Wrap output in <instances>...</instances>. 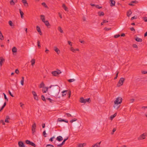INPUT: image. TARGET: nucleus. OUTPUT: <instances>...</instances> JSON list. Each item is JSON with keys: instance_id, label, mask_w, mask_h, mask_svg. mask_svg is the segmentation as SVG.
<instances>
[{"instance_id": "603ef678", "label": "nucleus", "mask_w": 147, "mask_h": 147, "mask_svg": "<svg viewBox=\"0 0 147 147\" xmlns=\"http://www.w3.org/2000/svg\"><path fill=\"white\" fill-rule=\"evenodd\" d=\"M95 6L96 8L99 9H100L102 7H100L98 5H96Z\"/></svg>"}, {"instance_id": "b1692460", "label": "nucleus", "mask_w": 147, "mask_h": 147, "mask_svg": "<svg viewBox=\"0 0 147 147\" xmlns=\"http://www.w3.org/2000/svg\"><path fill=\"white\" fill-rule=\"evenodd\" d=\"M12 51L13 53H16L17 52V49L15 47H13L12 49Z\"/></svg>"}, {"instance_id": "4d7b16f0", "label": "nucleus", "mask_w": 147, "mask_h": 147, "mask_svg": "<svg viewBox=\"0 0 147 147\" xmlns=\"http://www.w3.org/2000/svg\"><path fill=\"white\" fill-rule=\"evenodd\" d=\"M133 47H134V48H138V46H137V45H136L135 44H133Z\"/></svg>"}, {"instance_id": "3c124183", "label": "nucleus", "mask_w": 147, "mask_h": 147, "mask_svg": "<svg viewBox=\"0 0 147 147\" xmlns=\"http://www.w3.org/2000/svg\"><path fill=\"white\" fill-rule=\"evenodd\" d=\"M111 29V28H107L106 27H105V28H104V30H106V31H108V30H110Z\"/></svg>"}, {"instance_id": "37998d69", "label": "nucleus", "mask_w": 147, "mask_h": 147, "mask_svg": "<svg viewBox=\"0 0 147 147\" xmlns=\"http://www.w3.org/2000/svg\"><path fill=\"white\" fill-rule=\"evenodd\" d=\"M77 120V119H76V118H74V119H73L72 120H71L70 121V122L71 123H73V122H74V121H76Z\"/></svg>"}, {"instance_id": "49530a36", "label": "nucleus", "mask_w": 147, "mask_h": 147, "mask_svg": "<svg viewBox=\"0 0 147 147\" xmlns=\"http://www.w3.org/2000/svg\"><path fill=\"white\" fill-rule=\"evenodd\" d=\"M0 123H2L3 125H5V123L3 120H1L0 121Z\"/></svg>"}, {"instance_id": "79ce46f5", "label": "nucleus", "mask_w": 147, "mask_h": 147, "mask_svg": "<svg viewBox=\"0 0 147 147\" xmlns=\"http://www.w3.org/2000/svg\"><path fill=\"white\" fill-rule=\"evenodd\" d=\"M3 94L4 96V98L7 101H8V99L7 98L6 94L4 93H3Z\"/></svg>"}, {"instance_id": "8fccbe9b", "label": "nucleus", "mask_w": 147, "mask_h": 147, "mask_svg": "<svg viewBox=\"0 0 147 147\" xmlns=\"http://www.w3.org/2000/svg\"><path fill=\"white\" fill-rule=\"evenodd\" d=\"M66 115L67 117H72V116L69 113H66Z\"/></svg>"}, {"instance_id": "6ab92c4d", "label": "nucleus", "mask_w": 147, "mask_h": 147, "mask_svg": "<svg viewBox=\"0 0 147 147\" xmlns=\"http://www.w3.org/2000/svg\"><path fill=\"white\" fill-rule=\"evenodd\" d=\"M138 3V1H132L129 4V5L131 6H134V5L133 3Z\"/></svg>"}, {"instance_id": "c85d7f7f", "label": "nucleus", "mask_w": 147, "mask_h": 147, "mask_svg": "<svg viewBox=\"0 0 147 147\" xmlns=\"http://www.w3.org/2000/svg\"><path fill=\"white\" fill-rule=\"evenodd\" d=\"M45 85L43 82H42L40 84L39 87L40 88H43L44 87Z\"/></svg>"}, {"instance_id": "393cba45", "label": "nucleus", "mask_w": 147, "mask_h": 147, "mask_svg": "<svg viewBox=\"0 0 147 147\" xmlns=\"http://www.w3.org/2000/svg\"><path fill=\"white\" fill-rule=\"evenodd\" d=\"M132 12L131 10H129L127 12V16L128 17H129L130 15L131 14Z\"/></svg>"}, {"instance_id": "ea45409f", "label": "nucleus", "mask_w": 147, "mask_h": 147, "mask_svg": "<svg viewBox=\"0 0 147 147\" xmlns=\"http://www.w3.org/2000/svg\"><path fill=\"white\" fill-rule=\"evenodd\" d=\"M42 5L44 6V7L45 8H47L48 7V6H47V5H46V4L45 3V2H43V3H42Z\"/></svg>"}, {"instance_id": "1a4fd4ad", "label": "nucleus", "mask_w": 147, "mask_h": 147, "mask_svg": "<svg viewBox=\"0 0 147 147\" xmlns=\"http://www.w3.org/2000/svg\"><path fill=\"white\" fill-rule=\"evenodd\" d=\"M68 138L67 137V138H66V139H64L63 140V142H62V143L60 144H58L57 145V146L58 147H61L65 143V142L67 140H68Z\"/></svg>"}, {"instance_id": "13d9d810", "label": "nucleus", "mask_w": 147, "mask_h": 147, "mask_svg": "<svg viewBox=\"0 0 147 147\" xmlns=\"http://www.w3.org/2000/svg\"><path fill=\"white\" fill-rule=\"evenodd\" d=\"M120 36V35L119 34H116L115 35L114 37L115 38H117L119 37Z\"/></svg>"}, {"instance_id": "a19ab883", "label": "nucleus", "mask_w": 147, "mask_h": 147, "mask_svg": "<svg viewBox=\"0 0 147 147\" xmlns=\"http://www.w3.org/2000/svg\"><path fill=\"white\" fill-rule=\"evenodd\" d=\"M75 79H70L68 80V81L69 82H71L75 81Z\"/></svg>"}, {"instance_id": "aec40b11", "label": "nucleus", "mask_w": 147, "mask_h": 147, "mask_svg": "<svg viewBox=\"0 0 147 147\" xmlns=\"http://www.w3.org/2000/svg\"><path fill=\"white\" fill-rule=\"evenodd\" d=\"M48 88L47 87H43L42 91L43 93H46L48 90Z\"/></svg>"}, {"instance_id": "20e7f679", "label": "nucleus", "mask_w": 147, "mask_h": 147, "mask_svg": "<svg viewBox=\"0 0 147 147\" xmlns=\"http://www.w3.org/2000/svg\"><path fill=\"white\" fill-rule=\"evenodd\" d=\"M125 79L123 78H121L120 80H119L118 84H117V86L119 87L121 86H122L123 84L124 81L125 80Z\"/></svg>"}, {"instance_id": "0e129e2a", "label": "nucleus", "mask_w": 147, "mask_h": 147, "mask_svg": "<svg viewBox=\"0 0 147 147\" xmlns=\"http://www.w3.org/2000/svg\"><path fill=\"white\" fill-rule=\"evenodd\" d=\"M43 135L45 136V137H46V136H45V135L46 134V131H44L43 132Z\"/></svg>"}, {"instance_id": "864d4df0", "label": "nucleus", "mask_w": 147, "mask_h": 147, "mask_svg": "<svg viewBox=\"0 0 147 147\" xmlns=\"http://www.w3.org/2000/svg\"><path fill=\"white\" fill-rule=\"evenodd\" d=\"M8 92L9 94H10V95L12 97H14V96L13 95L11 94V92L10 91V90H9L8 91Z\"/></svg>"}, {"instance_id": "69168bd1", "label": "nucleus", "mask_w": 147, "mask_h": 147, "mask_svg": "<svg viewBox=\"0 0 147 147\" xmlns=\"http://www.w3.org/2000/svg\"><path fill=\"white\" fill-rule=\"evenodd\" d=\"M49 146H50V147H54L51 144H48L46 146L47 147H48Z\"/></svg>"}, {"instance_id": "4be33fe9", "label": "nucleus", "mask_w": 147, "mask_h": 147, "mask_svg": "<svg viewBox=\"0 0 147 147\" xmlns=\"http://www.w3.org/2000/svg\"><path fill=\"white\" fill-rule=\"evenodd\" d=\"M43 22L44 23L45 25L47 27H48L49 26H50V25L49 22L47 20L45 21L44 22Z\"/></svg>"}, {"instance_id": "e2e57ef3", "label": "nucleus", "mask_w": 147, "mask_h": 147, "mask_svg": "<svg viewBox=\"0 0 147 147\" xmlns=\"http://www.w3.org/2000/svg\"><path fill=\"white\" fill-rule=\"evenodd\" d=\"M142 74H147V72L146 71H142Z\"/></svg>"}, {"instance_id": "e433bc0d", "label": "nucleus", "mask_w": 147, "mask_h": 147, "mask_svg": "<svg viewBox=\"0 0 147 147\" xmlns=\"http://www.w3.org/2000/svg\"><path fill=\"white\" fill-rule=\"evenodd\" d=\"M98 14L99 16H104V12H98Z\"/></svg>"}, {"instance_id": "2f4dec72", "label": "nucleus", "mask_w": 147, "mask_h": 147, "mask_svg": "<svg viewBox=\"0 0 147 147\" xmlns=\"http://www.w3.org/2000/svg\"><path fill=\"white\" fill-rule=\"evenodd\" d=\"M8 23L9 25L11 26H14V24L12 23V21L10 20L9 21Z\"/></svg>"}, {"instance_id": "423d86ee", "label": "nucleus", "mask_w": 147, "mask_h": 147, "mask_svg": "<svg viewBox=\"0 0 147 147\" xmlns=\"http://www.w3.org/2000/svg\"><path fill=\"white\" fill-rule=\"evenodd\" d=\"M146 136V133H144L143 134L140 135L139 137L138 138V140L144 139L145 138Z\"/></svg>"}, {"instance_id": "09e8293b", "label": "nucleus", "mask_w": 147, "mask_h": 147, "mask_svg": "<svg viewBox=\"0 0 147 147\" xmlns=\"http://www.w3.org/2000/svg\"><path fill=\"white\" fill-rule=\"evenodd\" d=\"M135 99H134L132 98L130 100V103H133Z\"/></svg>"}, {"instance_id": "338daca9", "label": "nucleus", "mask_w": 147, "mask_h": 147, "mask_svg": "<svg viewBox=\"0 0 147 147\" xmlns=\"http://www.w3.org/2000/svg\"><path fill=\"white\" fill-rule=\"evenodd\" d=\"M24 81L23 80H21V84L23 86L24 84Z\"/></svg>"}, {"instance_id": "c03bdc74", "label": "nucleus", "mask_w": 147, "mask_h": 147, "mask_svg": "<svg viewBox=\"0 0 147 147\" xmlns=\"http://www.w3.org/2000/svg\"><path fill=\"white\" fill-rule=\"evenodd\" d=\"M116 128H114L113 129L112 132L111 133V134L113 135L114 134V133L116 131Z\"/></svg>"}, {"instance_id": "2eb2a0df", "label": "nucleus", "mask_w": 147, "mask_h": 147, "mask_svg": "<svg viewBox=\"0 0 147 147\" xmlns=\"http://www.w3.org/2000/svg\"><path fill=\"white\" fill-rule=\"evenodd\" d=\"M36 28V30L39 33V34L40 35H42V34L40 28L38 26H37Z\"/></svg>"}, {"instance_id": "4c0bfd02", "label": "nucleus", "mask_w": 147, "mask_h": 147, "mask_svg": "<svg viewBox=\"0 0 147 147\" xmlns=\"http://www.w3.org/2000/svg\"><path fill=\"white\" fill-rule=\"evenodd\" d=\"M85 103L86 102H88L90 103L91 102V100L90 99V98H87L86 99H85Z\"/></svg>"}, {"instance_id": "680f3d73", "label": "nucleus", "mask_w": 147, "mask_h": 147, "mask_svg": "<svg viewBox=\"0 0 147 147\" xmlns=\"http://www.w3.org/2000/svg\"><path fill=\"white\" fill-rule=\"evenodd\" d=\"M130 30L133 32H135V30L133 27H132L130 28Z\"/></svg>"}, {"instance_id": "a878e982", "label": "nucleus", "mask_w": 147, "mask_h": 147, "mask_svg": "<svg viewBox=\"0 0 147 147\" xmlns=\"http://www.w3.org/2000/svg\"><path fill=\"white\" fill-rule=\"evenodd\" d=\"M86 143H83V144H79L78 145V147H84L86 145Z\"/></svg>"}, {"instance_id": "f704fd0d", "label": "nucleus", "mask_w": 147, "mask_h": 147, "mask_svg": "<svg viewBox=\"0 0 147 147\" xmlns=\"http://www.w3.org/2000/svg\"><path fill=\"white\" fill-rule=\"evenodd\" d=\"M0 39L2 40L3 39V36L1 32H0Z\"/></svg>"}, {"instance_id": "0eeeda50", "label": "nucleus", "mask_w": 147, "mask_h": 147, "mask_svg": "<svg viewBox=\"0 0 147 147\" xmlns=\"http://www.w3.org/2000/svg\"><path fill=\"white\" fill-rule=\"evenodd\" d=\"M61 73V72L59 70L58 71H52L51 73L52 74L53 76H57V75Z\"/></svg>"}, {"instance_id": "ddd939ff", "label": "nucleus", "mask_w": 147, "mask_h": 147, "mask_svg": "<svg viewBox=\"0 0 147 147\" xmlns=\"http://www.w3.org/2000/svg\"><path fill=\"white\" fill-rule=\"evenodd\" d=\"M22 2L23 3L25 6L26 7H28V4L26 0H22Z\"/></svg>"}, {"instance_id": "473e14b6", "label": "nucleus", "mask_w": 147, "mask_h": 147, "mask_svg": "<svg viewBox=\"0 0 147 147\" xmlns=\"http://www.w3.org/2000/svg\"><path fill=\"white\" fill-rule=\"evenodd\" d=\"M0 63H2L3 62L5 61V59L3 58V57H0Z\"/></svg>"}, {"instance_id": "052dcab7", "label": "nucleus", "mask_w": 147, "mask_h": 147, "mask_svg": "<svg viewBox=\"0 0 147 147\" xmlns=\"http://www.w3.org/2000/svg\"><path fill=\"white\" fill-rule=\"evenodd\" d=\"M15 73L18 74L19 73V71L18 69H17L15 70Z\"/></svg>"}, {"instance_id": "7c9ffc66", "label": "nucleus", "mask_w": 147, "mask_h": 147, "mask_svg": "<svg viewBox=\"0 0 147 147\" xmlns=\"http://www.w3.org/2000/svg\"><path fill=\"white\" fill-rule=\"evenodd\" d=\"M58 30L61 33H63V32L62 30L61 27L60 26H59L58 27Z\"/></svg>"}, {"instance_id": "a18cd8bd", "label": "nucleus", "mask_w": 147, "mask_h": 147, "mask_svg": "<svg viewBox=\"0 0 147 147\" xmlns=\"http://www.w3.org/2000/svg\"><path fill=\"white\" fill-rule=\"evenodd\" d=\"M37 44H38V46L39 48H40V42L38 40L37 42Z\"/></svg>"}, {"instance_id": "9b49d317", "label": "nucleus", "mask_w": 147, "mask_h": 147, "mask_svg": "<svg viewBox=\"0 0 147 147\" xmlns=\"http://www.w3.org/2000/svg\"><path fill=\"white\" fill-rule=\"evenodd\" d=\"M110 5L111 7H113L115 5V2L114 0H110Z\"/></svg>"}, {"instance_id": "bb28decb", "label": "nucleus", "mask_w": 147, "mask_h": 147, "mask_svg": "<svg viewBox=\"0 0 147 147\" xmlns=\"http://www.w3.org/2000/svg\"><path fill=\"white\" fill-rule=\"evenodd\" d=\"M20 13L21 15V18H24L23 15L24 14V13L21 11L20 9H19Z\"/></svg>"}, {"instance_id": "dca6fc26", "label": "nucleus", "mask_w": 147, "mask_h": 147, "mask_svg": "<svg viewBox=\"0 0 147 147\" xmlns=\"http://www.w3.org/2000/svg\"><path fill=\"white\" fill-rule=\"evenodd\" d=\"M56 140L57 141L60 142L63 140V138L62 136H59L57 138Z\"/></svg>"}, {"instance_id": "72a5a7b5", "label": "nucleus", "mask_w": 147, "mask_h": 147, "mask_svg": "<svg viewBox=\"0 0 147 147\" xmlns=\"http://www.w3.org/2000/svg\"><path fill=\"white\" fill-rule=\"evenodd\" d=\"M10 3L11 5H15L14 2L13 0H11L10 1Z\"/></svg>"}, {"instance_id": "412c9836", "label": "nucleus", "mask_w": 147, "mask_h": 147, "mask_svg": "<svg viewBox=\"0 0 147 147\" xmlns=\"http://www.w3.org/2000/svg\"><path fill=\"white\" fill-rule=\"evenodd\" d=\"M62 7L65 11H68V8L64 4H63L62 5Z\"/></svg>"}, {"instance_id": "bf43d9fd", "label": "nucleus", "mask_w": 147, "mask_h": 147, "mask_svg": "<svg viewBox=\"0 0 147 147\" xmlns=\"http://www.w3.org/2000/svg\"><path fill=\"white\" fill-rule=\"evenodd\" d=\"M55 137L54 136H53L50 139H49V141L51 142H52L53 141V139Z\"/></svg>"}, {"instance_id": "5fc2aeb1", "label": "nucleus", "mask_w": 147, "mask_h": 147, "mask_svg": "<svg viewBox=\"0 0 147 147\" xmlns=\"http://www.w3.org/2000/svg\"><path fill=\"white\" fill-rule=\"evenodd\" d=\"M119 74V72H117V74H116V76H115V77L114 78V80H115L117 78L118 76V74Z\"/></svg>"}, {"instance_id": "774afa93", "label": "nucleus", "mask_w": 147, "mask_h": 147, "mask_svg": "<svg viewBox=\"0 0 147 147\" xmlns=\"http://www.w3.org/2000/svg\"><path fill=\"white\" fill-rule=\"evenodd\" d=\"M68 44L70 45L71 46H72V45L71 44V42L70 41H68Z\"/></svg>"}, {"instance_id": "6e6552de", "label": "nucleus", "mask_w": 147, "mask_h": 147, "mask_svg": "<svg viewBox=\"0 0 147 147\" xmlns=\"http://www.w3.org/2000/svg\"><path fill=\"white\" fill-rule=\"evenodd\" d=\"M32 93L34 96V99L36 100H38V98L36 92L34 91H32Z\"/></svg>"}, {"instance_id": "c9c22d12", "label": "nucleus", "mask_w": 147, "mask_h": 147, "mask_svg": "<svg viewBox=\"0 0 147 147\" xmlns=\"http://www.w3.org/2000/svg\"><path fill=\"white\" fill-rule=\"evenodd\" d=\"M70 50L72 51L73 52L76 53V50L73 47H71L70 48Z\"/></svg>"}, {"instance_id": "f3484780", "label": "nucleus", "mask_w": 147, "mask_h": 147, "mask_svg": "<svg viewBox=\"0 0 147 147\" xmlns=\"http://www.w3.org/2000/svg\"><path fill=\"white\" fill-rule=\"evenodd\" d=\"M54 51L58 54H59L60 53L59 50L56 47H54Z\"/></svg>"}, {"instance_id": "f257e3e1", "label": "nucleus", "mask_w": 147, "mask_h": 147, "mask_svg": "<svg viewBox=\"0 0 147 147\" xmlns=\"http://www.w3.org/2000/svg\"><path fill=\"white\" fill-rule=\"evenodd\" d=\"M52 88L53 96L54 97H57L60 91L59 87L57 85H51L49 88Z\"/></svg>"}, {"instance_id": "9d476101", "label": "nucleus", "mask_w": 147, "mask_h": 147, "mask_svg": "<svg viewBox=\"0 0 147 147\" xmlns=\"http://www.w3.org/2000/svg\"><path fill=\"white\" fill-rule=\"evenodd\" d=\"M36 127L35 123H34L32 126V133L35 132V129Z\"/></svg>"}, {"instance_id": "6e6d98bb", "label": "nucleus", "mask_w": 147, "mask_h": 147, "mask_svg": "<svg viewBox=\"0 0 147 147\" xmlns=\"http://www.w3.org/2000/svg\"><path fill=\"white\" fill-rule=\"evenodd\" d=\"M143 20L144 21L147 22V17H143Z\"/></svg>"}, {"instance_id": "de8ad7c7", "label": "nucleus", "mask_w": 147, "mask_h": 147, "mask_svg": "<svg viewBox=\"0 0 147 147\" xmlns=\"http://www.w3.org/2000/svg\"><path fill=\"white\" fill-rule=\"evenodd\" d=\"M42 99L44 101L46 100L45 97L43 95H42L41 96Z\"/></svg>"}, {"instance_id": "58836bf2", "label": "nucleus", "mask_w": 147, "mask_h": 147, "mask_svg": "<svg viewBox=\"0 0 147 147\" xmlns=\"http://www.w3.org/2000/svg\"><path fill=\"white\" fill-rule=\"evenodd\" d=\"M117 114L116 113H115L113 115H111L110 117V118L111 120H112L114 117H115L116 115Z\"/></svg>"}, {"instance_id": "cd10ccee", "label": "nucleus", "mask_w": 147, "mask_h": 147, "mask_svg": "<svg viewBox=\"0 0 147 147\" xmlns=\"http://www.w3.org/2000/svg\"><path fill=\"white\" fill-rule=\"evenodd\" d=\"M31 65L32 66H33L35 63V60L34 59H32L31 61Z\"/></svg>"}, {"instance_id": "5701e85b", "label": "nucleus", "mask_w": 147, "mask_h": 147, "mask_svg": "<svg viewBox=\"0 0 147 147\" xmlns=\"http://www.w3.org/2000/svg\"><path fill=\"white\" fill-rule=\"evenodd\" d=\"M41 19L42 20V21L43 22L45 21V16L43 15H41L40 16Z\"/></svg>"}, {"instance_id": "a211bd4d", "label": "nucleus", "mask_w": 147, "mask_h": 147, "mask_svg": "<svg viewBox=\"0 0 147 147\" xmlns=\"http://www.w3.org/2000/svg\"><path fill=\"white\" fill-rule=\"evenodd\" d=\"M80 102L81 103H85V100L83 97H81L80 100Z\"/></svg>"}, {"instance_id": "39448f33", "label": "nucleus", "mask_w": 147, "mask_h": 147, "mask_svg": "<svg viewBox=\"0 0 147 147\" xmlns=\"http://www.w3.org/2000/svg\"><path fill=\"white\" fill-rule=\"evenodd\" d=\"M25 143H26V144L30 145L31 146H33L34 147H35L36 146V145L34 143L31 142L30 140H26Z\"/></svg>"}, {"instance_id": "7ed1b4c3", "label": "nucleus", "mask_w": 147, "mask_h": 147, "mask_svg": "<svg viewBox=\"0 0 147 147\" xmlns=\"http://www.w3.org/2000/svg\"><path fill=\"white\" fill-rule=\"evenodd\" d=\"M62 96H65L66 95H67L68 96V98H69L71 96V91L70 90H63L62 92Z\"/></svg>"}, {"instance_id": "4468645a", "label": "nucleus", "mask_w": 147, "mask_h": 147, "mask_svg": "<svg viewBox=\"0 0 147 147\" xmlns=\"http://www.w3.org/2000/svg\"><path fill=\"white\" fill-rule=\"evenodd\" d=\"M18 144L19 146L20 147H24L25 146L24 143L22 141H19L18 142Z\"/></svg>"}, {"instance_id": "f8f14e48", "label": "nucleus", "mask_w": 147, "mask_h": 147, "mask_svg": "<svg viewBox=\"0 0 147 147\" xmlns=\"http://www.w3.org/2000/svg\"><path fill=\"white\" fill-rule=\"evenodd\" d=\"M101 142H100L99 143H97L93 145L92 147H100Z\"/></svg>"}, {"instance_id": "f03ea898", "label": "nucleus", "mask_w": 147, "mask_h": 147, "mask_svg": "<svg viewBox=\"0 0 147 147\" xmlns=\"http://www.w3.org/2000/svg\"><path fill=\"white\" fill-rule=\"evenodd\" d=\"M122 98L120 97L117 98L116 100L114 101V108L117 109L119 108V106L118 105L121 104L122 102Z\"/></svg>"}, {"instance_id": "c756f323", "label": "nucleus", "mask_w": 147, "mask_h": 147, "mask_svg": "<svg viewBox=\"0 0 147 147\" xmlns=\"http://www.w3.org/2000/svg\"><path fill=\"white\" fill-rule=\"evenodd\" d=\"M135 40L138 42H142V40L141 38H139L138 37H136L135 38Z\"/></svg>"}]
</instances>
